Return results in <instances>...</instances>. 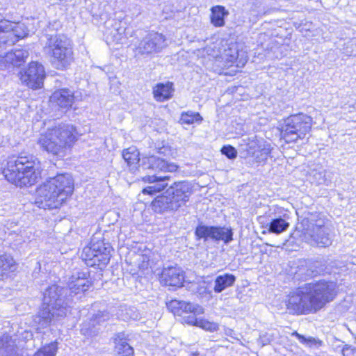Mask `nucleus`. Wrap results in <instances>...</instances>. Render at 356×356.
<instances>
[{
    "label": "nucleus",
    "instance_id": "423d86ee",
    "mask_svg": "<svg viewBox=\"0 0 356 356\" xmlns=\"http://www.w3.org/2000/svg\"><path fill=\"white\" fill-rule=\"evenodd\" d=\"M191 193V188L187 182H175L152 201V209L158 213L177 211L186 205Z\"/></svg>",
    "mask_w": 356,
    "mask_h": 356
},
{
    "label": "nucleus",
    "instance_id": "6ab92c4d",
    "mask_svg": "<svg viewBox=\"0 0 356 356\" xmlns=\"http://www.w3.org/2000/svg\"><path fill=\"white\" fill-rule=\"evenodd\" d=\"M170 177L167 175H159V174L147 175L143 178L145 182L149 184V186L144 188L142 191L145 195H154L163 191L167 186V181Z\"/></svg>",
    "mask_w": 356,
    "mask_h": 356
},
{
    "label": "nucleus",
    "instance_id": "cd10ccee",
    "mask_svg": "<svg viewBox=\"0 0 356 356\" xmlns=\"http://www.w3.org/2000/svg\"><path fill=\"white\" fill-rule=\"evenodd\" d=\"M211 22L216 27L225 25V17L228 15V11L222 6H213L211 9Z\"/></svg>",
    "mask_w": 356,
    "mask_h": 356
},
{
    "label": "nucleus",
    "instance_id": "f03ea898",
    "mask_svg": "<svg viewBox=\"0 0 356 356\" xmlns=\"http://www.w3.org/2000/svg\"><path fill=\"white\" fill-rule=\"evenodd\" d=\"M337 293L338 286L334 281L320 280L306 283L290 293L287 309L295 314L316 312L333 301Z\"/></svg>",
    "mask_w": 356,
    "mask_h": 356
},
{
    "label": "nucleus",
    "instance_id": "f257e3e1",
    "mask_svg": "<svg viewBox=\"0 0 356 356\" xmlns=\"http://www.w3.org/2000/svg\"><path fill=\"white\" fill-rule=\"evenodd\" d=\"M67 286L65 289L52 285L45 291L42 307L34 317L35 323L40 327H47L53 321L66 316L67 307L73 301V295L83 293L90 288L88 272H74L69 278Z\"/></svg>",
    "mask_w": 356,
    "mask_h": 356
},
{
    "label": "nucleus",
    "instance_id": "7c9ffc66",
    "mask_svg": "<svg viewBox=\"0 0 356 356\" xmlns=\"http://www.w3.org/2000/svg\"><path fill=\"white\" fill-rule=\"evenodd\" d=\"M203 120L202 117L197 112H193L188 111L187 112H183L181 114L180 122L182 124H192L193 123H201Z\"/></svg>",
    "mask_w": 356,
    "mask_h": 356
},
{
    "label": "nucleus",
    "instance_id": "a211bd4d",
    "mask_svg": "<svg viewBox=\"0 0 356 356\" xmlns=\"http://www.w3.org/2000/svg\"><path fill=\"white\" fill-rule=\"evenodd\" d=\"M76 100L77 96L67 88L57 90L50 97V102L53 104L65 111L71 108Z\"/></svg>",
    "mask_w": 356,
    "mask_h": 356
},
{
    "label": "nucleus",
    "instance_id": "4468645a",
    "mask_svg": "<svg viewBox=\"0 0 356 356\" xmlns=\"http://www.w3.org/2000/svg\"><path fill=\"white\" fill-rule=\"evenodd\" d=\"M195 235L197 239L203 238L204 241L210 238L228 243L232 240L233 234L229 228L199 225L195 229Z\"/></svg>",
    "mask_w": 356,
    "mask_h": 356
},
{
    "label": "nucleus",
    "instance_id": "4be33fe9",
    "mask_svg": "<svg viewBox=\"0 0 356 356\" xmlns=\"http://www.w3.org/2000/svg\"><path fill=\"white\" fill-rule=\"evenodd\" d=\"M16 269V263L13 257L8 254L0 255V280L7 279Z\"/></svg>",
    "mask_w": 356,
    "mask_h": 356
},
{
    "label": "nucleus",
    "instance_id": "f8f14e48",
    "mask_svg": "<svg viewBox=\"0 0 356 356\" xmlns=\"http://www.w3.org/2000/svg\"><path fill=\"white\" fill-rule=\"evenodd\" d=\"M168 47L165 35L159 32L148 33L136 47V54L144 57L153 56Z\"/></svg>",
    "mask_w": 356,
    "mask_h": 356
},
{
    "label": "nucleus",
    "instance_id": "a878e982",
    "mask_svg": "<svg viewBox=\"0 0 356 356\" xmlns=\"http://www.w3.org/2000/svg\"><path fill=\"white\" fill-rule=\"evenodd\" d=\"M172 83H159L154 88V97L156 101L163 102L169 99L172 96Z\"/></svg>",
    "mask_w": 356,
    "mask_h": 356
},
{
    "label": "nucleus",
    "instance_id": "79ce46f5",
    "mask_svg": "<svg viewBox=\"0 0 356 356\" xmlns=\"http://www.w3.org/2000/svg\"><path fill=\"white\" fill-rule=\"evenodd\" d=\"M6 341V343L8 342V337H3L0 341V348H4V344L3 342Z\"/></svg>",
    "mask_w": 356,
    "mask_h": 356
},
{
    "label": "nucleus",
    "instance_id": "39448f33",
    "mask_svg": "<svg viewBox=\"0 0 356 356\" xmlns=\"http://www.w3.org/2000/svg\"><path fill=\"white\" fill-rule=\"evenodd\" d=\"M76 140L75 127L72 124H61L41 134L38 143L48 153L63 157Z\"/></svg>",
    "mask_w": 356,
    "mask_h": 356
},
{
    "label": "nucleus",
    "instance_id": "c03bdc74",
    "mask_svg": "<svg viewBox=\"0 0 356 356\" xmlns=\"http://www.w3.org/2000/svg\"><path fill=\"white\" fill-rule=\"evenodd\" d=\"M193 355H194V356H195H195H196V355H199V353H193Z\"/></svg>",
    "mask_w": 356,
    "mask_h": 356
},
{
    "label": "nucleus",
    "instance_id": "4c0bfd02",
    "mask_svg": "<svg viewBox=\"0 0 356 356\" xmlns=\"http://www.w3.org/2000/svg\"><path fill=\"white\" fill-rule=\"evenodd\" d=\"M221 152L229 159L236 158L237 155L236 149L231 145H224L221 148Z\"/></svg>",
    "mask_w": 356,
    "mask_h": 356
},
{
    "label": "nucleus",
    "instance_id": "ea45409f",
    "mask_svg": "<svg viewBox=\"0 0 356 356\" xmlns=\"http://www.w3.org/2000/svg\"><path fill=\"white\" fill-rule=\"evenodd\" d=\"M343 356H356V348L351 346H346L342 349Z\"/></svg>",
    "mask_w": 356,
    "mask_h": 356
},
{
    "label": "nucleus",
    "instance_id": "58836bf2",
    "mask_svg": "<svg viewBox=\"0 0 356 356\" xmlns=\"http://www.w3.org/2000/svg\"><path fill=\"white\" fill-rule=\"evenodd\" d=\"M297 339L299 340V341L302 343L307 344V345H312V344H316L317 341L313 338V337H309L306 338L303 335H301L298 334L297 332H295L293 334Z\"/></svg>",
    "mask_w": 356,
    "mask_h": 356
},
{
    "label": "nucleus",
    "instance_id": "5701e85b",
    "mask_svg": "<svg viewBox=\"0 0 356 356\" xmlns=\"http://www.w3.org/2000/svg\"><path fill=\"white\" fill-rule=\"evenodd\" d=\"M311 176L317 184L329 185L332 179L333 173L327 171L322 165H317L311 170Z\"/></svg>",
    "mask_w": 356,
    "mask_h": 356
},
{
    "label": "nucleus",
    "instance_id": "b1692460",
    "mask_svg": "<svg viewBox=\"0 0 356 356\" xmlns=\"http://www.w3.org/2000/svg\"><path fill=\"white\" fill-rule=\"evenodd\" d=\"M186 323L189 325L199 327L202 330L209 332H215L219 328L218 323L198 317V316H195V317L188 316L186 318Z\"/></svg>",
    "mask_w": 356,
    "mask_h": 356
},
{
    "label": "nucleus",
    "instance_id": "c756f323",
    "mask_svg": "<svg viewBox=\"0 0 356 356\" xmlns=\"http://www.w3.org/2000/svg\"><path fill=\"white\" fill-rule=\"evenodd\" d=\"M93 321L91 317L88 321H84L81 325V332L87 337H92L97 335L100 330L99 326Z\"/></svg>",
    "mask_w": 356,
    "mask_h": 356
},
{
    "label": "nucleus",
    "instance_id": "2eb2a0df",
    "mask_svg": "<svg viewBox=\"0 0 356 356\" xmlns=\"http://www.w3.org/2000/svg\"><path fill=\"white\" fill-rule=\"evenodd\" d=\"M166 306L175 315L181 316L184 323H186L188 316L195 317L204 313V309L202 306L184 300H171L166 302Z\"/></svg>",
    "mask_w": 356,
    "mask_h": 356
},
{
    "label": "nucleus",
    "instance_id": "ddd939ff",
    "mask_svg": "<svg viewBox=\"0 0 356 356\" xmlns=\"http://www.w3.org/2000/svg\"><path fill=\"white\" fill-rule=\"evenodd\" d=\"M18 76L22 84L32 89H38L43 86L44 68L38 62H31L26 68L19 71Z\"/></svg>",
    "mask_w": 356,
    "mask_h": 356
},
{
    "label": "nucleus",
    "instance_id": "37998d69",
    "mask_svg": "<svg viewBox=\"0 0 356 356\" xmlns=\"http://www.w3.org/2000/svg\"><path fill=\"white\" fill-rule=\"evenodd\" d=\"M349 53L350 54L348 55L350 56H356V52H354L353 51H350Z\"/></svg>",
    "mask_w": 356,
    "mask_h": 356
},
{
    "label": "nucleus",
    "instance_id": "dca6fc26",
    "mask_svg": "<svg viewBox=\"0 0 356 356\" xmlns=\"http://www.w3.org/2000/svg\"><path fill=\"white\" fill-rule=\"evenodd\" d=\"M28 50L22 48H15L6 53L4 56H0V70L11 71L15 67H20L28 58Z\"/></svg>",
    "mask_w": 356,
    "mask_h": 356
},
{
    "label": "nucleus",
    "instance_id": "20e7f679",
    "mask_svg": "<svg viewBox=\"0 0 356 356\" xmlns=\"http://www.w3.org/2000/svg\"><path fill=\"white\" fill-rule=\"evenodd\" d=\"M3 174L9 182L17 186H31L40 177L39 162L31 154L13 156L8 158Z\"/></svg>",
    "mask_w": 356,
    "mask_h": 356
},
{
    "label": "nucleus",
    "instance_id": "aec40b11",
    "mask_svg": "<svg viewBox=\"0 0 356 356\" xmlns=\"http://www.w3.org/2000/svg\"><path fill=\"white\" fill-rule=\"evenodd\" d=\"M143 165L145 168L150 169L158 172H173L178 168L177 165L175 163H168L164 159L156 156H150L144 158L143 160Z\"/></svg>",
    "mask_w": 356,
    "mask_h": 356
},
{
    "label": "nucleus",
    "instance_id": "7ed1b4c3",
    "mask_svg": "<svg viewBox=\"0 0 356 356\" xmlns=\"http://www.w3.org/2000/svg\"><path fill=\"white\" fill-rule=\"evenodd\" d=\"M73 190L72 177L69 174H58L38 188L35 204L44 209L59 208L72 195Z\"/></svg>",
    "mask_w": 356,
    "mask_h": 356
},
{
    "label": "nucleus",
    "instance_id": "0eeeda50",
    "mask_svg": "<svg viewBox=\"0 0 356 356\" xmlns=\"http://www.w3.org/2000/svg\"><path fill=\"white\" fill-rule=\"evenodd\" d=\"M44 49L51 56V63L58 70L67 68L73 60L71 42L63 35H51Z\"/></svg>",
    "mask_w": 356,
    "mask_h": 356
},
{
    "label": "nucleus",
    "instance_id": "72a5a7b5",
    "mask_svg": "<svg viewBox=\"0 0 356 356\" xmlns=\"http://www.w3.org/2000/svg\"><path fill=\"white\" fill-rule=\"evenodd\" d=\"M308 265L309 268L313 271V275L314 277L318 275L328 273L329 272L327 270V267L325 266V264L324 261H314L308 262Z\"/></svg>",
    "mask_w": 356,
    "mask_h": 356
},
{
    "label": "nucleus",
    "instance_id": "9d476101",
    "mask_svg": "<svg viewBox=\"0 0 356 356\" xmlns=\"http://www.w3.org/2000/svg\"><path fill=\"white\" fill-rule=\"evenodd\" d=\"M300 237L302 241L318 247H327L332 243L330 230L322 220L315 222H309L307 227L302 231Z\"/></svg>",
    "mask_w": 356,
    "mask_h": 356
},
{
    "label": "nucleus",
    "instance_id": "2f4dec72",
    "mask_svg": "<svg viewBox=\"0 0 356 356\" xmlns=\"http://www.w3.org/2000/svg\"><path fill=\"white\" fill-rule=\"evenodd\" d=\"M314 277L313 271L309 268L308 263H306L305 266L302 265L298 268L294 273L293 279L299 281H306Z\"/></svg>",
    "mask_w": 356,
    "mask_h": 356
},
{
    "label": "nucleus",
    "instance_id": "412c9836",
    "mask_svg": "<svg viewBox=\"0 0 356 356\" xmlns=\"http://www.w3.org/2000/svg\"><path fill=\"white\" fill-rule=\"evenodd\" d=\"M289 218L287 213H284L282 216L275 215L267 223L268 232L276 234L285 232L289 227V222L287 221Z\"/></svg>",
    "mask_w": 356,
    "mask_h": 356
},
{
    "label": "nucleus",
    "instance_id": "f704fd0d",
    "mask_svg": "<svg viewBox=\"0 0 356 356\" xmlns=\"http://www.w3.org/2000/svg\"><path fill=\"white\" fill-rule=\"evenodd\" d=\"M58 346L56 341L51 342L47 346L38 350L34 356H55L57 352Z\"/></svg>",
    "mask_w": 356,
    "mask_h": 356
},
{
    "label": "nucleus",
    "instance_id": "c85d7f7f",
    "mask_svg": "<svg viewBox=\"0 0 356 356\" xmlns=\"http://www.w3.org/2000/svg\"><path fill=\"white\" fill-rule=\"evenodd\" d=\"M13 29L8 33V39L4 40L8 44H13L19 39L23 38L28 35L27 29L24 24L13 22Z\"/></svg>",
    "mask_w": 356,
    "mask_h": 356
},
{
    "label": "nucleus",
    "instance_id": "1a4fd4ad",
    "mask_svg": "<svg viewBox=\"0 0 356 356\" xmlns=\"http://www.w3.org/2000/svg\"><path fill=\"white\" fill-rule=\"evenodd\" d=\"M112 247L103 241H96L93 237L90 245L85 247L81 253V258L86 264L102 270L108 264L111 259Z\"/></svg>",
    "mask_w": 356,
    "mask_h": 356
},
{
    "label": "nucleus",
    "instance_id": "bb28decb",
    "mask_svg": "<svg viewBox=\"0 0 356 356\" xmlns=\"http://www.w3.org/2000/svg\"><path fill=\"white\" fill-rule=\"evenodd\" d=\"M235 280V276L232 274L220 275L215 279L213 290L216 293H221L227 288L232 286Z\"/></svg>",
    "mask_w": 356,
    "mask_h": 356
},
{
    "label": "nucleus",
    "instance_id": "c9c22d12",
    "mask_svg": "<svg viewBox=\"0 0 356 356\" xmlns=\"http://www.w3.org/2000/svg\"><path fill=\"white\" fill-rule=\"evenodd\" d=\"M115 353L117 356H133L134 349L127 342L116 343Z\"/></svg>",
    "mask_w": 356,
    "mask_h": 356
},
{
    "label": "nucleus",
    "instance_id": "9b49d317",
    "mask_svg": "<svg viewBox=\"0 0 356 356\" xmlns=\"http://www.w3.org/2000/svg\"><path fill=\"white\" fill-rule=\"evenodd\" d=\"M273 149L271 144L264 138L254 136L246 142V162L263 165L266 163Z\"/></svg>",
    "mask_w": 356,
    "mask_h": 356
},
{
    "label": "nucleus",
    "instance_id": "6e6552de",
    "mask_svg": "<svg viewBox=\"0 0 356 356\" xmlns=\"http://www.w3.org/2000/svg\"><path fill=\"white\" fill-rule=\"evenodd\" d=\"M312 118L303 113L292 115L284 120L281 136L286 143L304 138L311 131Z\"/></svg>",
    "mask_w": 356,
    "mask_h": 356
},
{
    "label": "nucleus",
    "instance_id": "a18cd8bd",
    "mask_svg": "<svg viewBox=\"0 0 356 356\" xmlns=\"http://www.w3.org/2000/svg\"><path fill=\"white\" fill-rule=\"evenodd\" d=\"M8 346H6V348H6V352H8V350H7V349H8Z\"/></svg>",
    "mask_w": 356,
    "mask_h": 356
},
{
    "label": "nucleus",
    "instance_id": "a19ab883",
    "mask_svg": "<svg viewBox=\"0 0 356 356\" xmlns=\"http://www.w3.org/2000/svg\"><path fill=\"white\" fill-rule=\"evenodd\" d=\"M127 334L124 332H118L115 335L114 341L115 343H122L127 342Z\"/></svg>",
    "mask_w": 356,
    "mask_h": 356
},
{
    "label": "nucleus",
    "instance_id": "e433bc0d",
    "mask_svg": "<svg viewBox=\"0 0 356 356\" xmlns=\"http://www.w3.org/2000/svg\"><path fill=\"white\" fill-rule=\"evenodd\" d=\"M92 317L93 321H96L95 323L101 328L102 323L108 321L111 318V315L107 311H99Z\"/></svg>",
    "mask_w": 356,
    "mask_h": 356
},
{
    "label": "nucleus",
    "instance_id": "f3484780",
    "mask_svg": "<svg viewBox=\"0 0 356 356\" xmlns=\"http://www.w3.org/2000/svg\"><path fill=\"white\" fill-rule=\"evenodd\" d=\"M184 281V271L177 266L163 268L160 276V282L162 284L172 287H181Z\"/></svg>",
    "mask_w": 356,
    "mask_h": 356
},
{
    "label": "nucleus",
    "instance_id": "473e14b6",
    "mask_svg": "<svg viewBox=\"0 0 356 356\" xmlns=\"http://www.w3.org/2000/svg\"><path fill=\"white\" fill-rule=\"evenodd\" d=\"M277 334V332L273 330L262 332L259 334L258 343L261 345V347L270 344L275 339Z\"/></svg>",
    "mask_w": 356,
    "mask_h": 356
},
{
    "label": "nucleus",
    "instance_id": "393cba45",
    "mask_svg": "<svg viewBox=\"0 0 356 356\" xmlns=\"http://www.w3.org/2000/svg\"><path fill=\"white\" fill-rule=\"evenodd\" d=\"M140 153L135 147H129L123 151L122 157L127 163L129 170L135 172L138 170Z\"/></svg>",
    "mask_w": 356,
    "mask_h": 356
}]
</instances>
